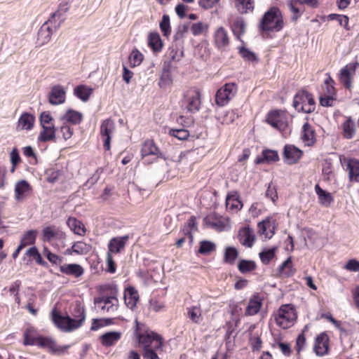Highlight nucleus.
Here are the masks:
<instances>
[{"label": "nucleus", "mask_w": 359, "mask_h": 359, "mask_svg": "<svg viewBox=\"0 0 359 359\" xmlns=\"http://www.w3.org/2000/svg\"><path fill=\"white\" fill-rule=\"evenodd\" d=\"M134 334L139 346L142 348L144 359H160L159 355L163 351V341L159 334L149 330L140 332L137 327Z\"/></svg>", "instance_id": "1"}, {"label": "nucleus", "mask_w": 359, "mask_h": 359, "mask_svg": "<svg viewBox=\"0 0 359 359\" xmlns=\"http://www.w3.org/2000/svg\"><path fill=\"white\" fill-rule=\"evenodd\" d=\"M74 318L68 316H62L55 309L52 311V320L55 325L65 332H72L79 328L86 319L85 310L80 304H76L73 313Z\"/></svg>", "instance_id": "2"}, {"label": "nucleus", "mask_w": 359, "mask_h": 359, "mask_svg": "<svg viewBox=\"0 0 359 359\" xmlns=\"http://www.w3.org/2000/svg\"><path fill=\"white\" fill-rule=\"evenodd\" d=\"M283 20L280 11L276 7H271L263 15L259 25L262 32H279L283 27Z\"/></svg>", "instance_id": "3"}, {"label": "nucleus", "mask_w": 359, "mask_h": 359, "mask_svg": "<svg viewBox=\"0 0 359 359\" xmlns=\"http://www.w3.org/2000/svg\"><path fill=\"white\" fill-rule=\"evenodd\" d=\"M201 105V91L195 88L188 89L184 93L181 100V107L187 113H195L199 111Z\"/></svg>", "instance_id": "4"}, {"label": "nucleus", "mask_w": 359, "mask_h": 359, "mask_svg": "<svg viewBox=\"0 0 359 359\" xmlns=\"http://www.w3.org/2000/svg\"><path fill=\"white\" fill-rule=\"evenodd\" d=\"M297 319L295 309L292 304L282 305L275 315L276 324L283 329H287L293 325Z\"/></svg>", "instance_id": "5"}, {"label": "nucleus", "mask_w": 359, "mask_h": 359, "mask_svg": "<svg viewBox=\"0 0 359 359\" xmlns=\"http://www.w3.org/2000/svg\"><path fill=\"white\" fill-rule=\"evenodd\" d=\"M293 107L298 111L311 113L316 109V103L313 95L306 90L297 93L293 99Z\"/></svg>", "instance_id": "6"}, {"label": "nucleus", "mask_w": 359, "mask_h": 359, "mask_svg": "<svg viewBox=\"0 0 359 359\" xmlns=\"http://www.w3.org/2000/svg\"><path fill=\"white\" fill-rule=\"evenodd\" d=\"M65 238V233L57 226H48L42 230V241L51 244L54 247H64Z\"/></svg>", "instance_id": "7"}, {"label": "nucleus", "mask_w": 359, "mask_h": 359, "mask_svg": "<svg viewBox=\"0 0 359 359\" xmlns=\"http://www.w3.org/2000/svg\"><path fill=\"white\" fill-rule=\"evenodd\" d=\"M238 87L235 83H225L217 91L215 95L216 104L219 107L226 105L235 96Z\"/></svg>", "instance_id": "8"}, {"label": "nucleus", "mask_w": 359, "mask_h": 359, "mask_svg": "<svg viewBox=\"0 0 359 359\" xmlns=\"http://www.w3.org/2000/svg\"><path fill=\"white\" fill-rule=\"evenodd\" d=\"M266 121L272 127L279 130H285L288 125L287 115L281 110L270 111L267 115Z\"/></svg>", "instance_id": "9"}, {"label": "nucleus", "mask_w": 359, "mask_h": 359, "mask_svg": "<svg viewBox=\"0 0 359 359\" xmlns=\"http://www.w3.org/2000/svg\"><path fill=\"white\" fill-rule=\"evenodd\" d=\"M359 65L358 62H351L347 64L340 70L339 74V80L344 87L348 90L352 88V79L355 74L357 67Z\"/></svg>", "instance_id": "10"}, {"label": "nucleus", "mask_w": 359, "mask_h": 359, "mask_svg": "<svg viewBox=\"0 0 359 359\" xmlns=\"http://www.w3.org/2000/svg\"><path fill=\"white\" fill-rule=\"evenodd\" d=\"M115 130V123L111 118L104 120L100 126V135L103 140V147L104 150L110 149V141L111 135Z\"/></svg>", "instance_id": "11"}, {"label": "nucleus", "mask_w": 359, "mask_h": 359, "mask_svg": "<svg viewBox=\"0 0 359 359\" xmlns=\"http://www.w3.org/2000/svg\"><path fill=\"white\" fill-rule=\"evenodd\" d=\"M94 303L102 311L109 313L116 311L118 306V300L115 296L97 297L95 299Z\"/></svg>", "instance_id": "12"}, {"label": "nucleus", "mask_w": 359, "mask_h": 359, "mask_svg": "<svg viewBox=\"0 0 359 359\" xmlns=\"http://www.w3.org/2000/svg\"><path fill=\"white\" fill-rule=\"evenodd\" d=\"M36 346L46 348L52 353L59 355L65 353L71 347V345L58 346L52 338L41 336L39 338Z\"/></svg>", "instance_id": "13"}, {"label": "nucleus", "mask_w": 359, "mask_h": 359, "mask_svg": "<svg viewBox=\"0 0 359 359\" xmlns=\"http://www.w3.org/2000/svg\"><path fill=\"white\" fill-rule=\"evenodd\" d=\"M213 43L219 50H224L230 43L227 30L222 26L217 27L213 33Z\"/></svg>", "instance_id": "14"}, {"label": "nucleus", "mask_w": 359, "mask_h": 359, "mask_svg": "<svg viewBox=\"0 0 359 359\" xmlns=\"http://www.w3.org/2000/svg\"><path fill=\"white\" fill-rule=\"evenodd\" d=\"M303 154V151L293 144H285L283 149L284 161L289 165H292L299 161Z\"/></svg>", "instance_id": "15"}, {"label": "nucleus", "mask_w": 359, "mask_h": 359, "mask_svg": "<svg viewBox=\"0 0 359 359\" xmlns=\"http://www.w3.org/2000/svg\"><path fill=\"white\" fill-rule=\"evenodd\" d=\"M66 99V91L61 85H56L51 88L48 93V102L52 105H58L64 103Z\"/></svg>", "instance_id": "16"}, {"label": "nucleus", "mask_w": 359, "mask_h": 359, "mask_svg": "<svg viewBox=\"0 0 359 359\" xmlns=\"http://www.w3.org/2000/svg\"><path fill=\"white\" fill-rule=\"evenodd\" d=\"M68 10L69 7L67 4L61 5L55 12L51 14V16L46 21L53 27L55 31H56L65 20V13Z\"/></svg>", "instance_id": "17"}, {"label": "nucleus", "mask_w": 359, "mask_h": 359, "mask_svg": "<svg viewBox=\"0 0 359 359\" xmlns=\"http://www.w3.org/2000/svg\"><path fill=\"white\" fill-rule=\"evenodd\" d=\"M129 236H117L112 238L108 243V252L109 254L121 253L125 249L126 245L128 241Z\"/></svg>", "instance_id": "18"}, {"label": "nucleus", "mask_w": 359, "mask_h": 359, "mask_svg": "<svg viewBox=\"0 0 359 359\" xmlns=\"http://www.w3.org/2000/svg\"><path fill=\"white\" fill-rule=\"evenodd\" d=\"M55 32L52 25L46 21L41 26L37 34L36 43L38 46H43L48 43L53 33Z\"/></svg>", "instance_id": "19"}, {"label": "nucleus", "mask_w": 359, "mask_h": 359, "mask_svg": "<svg viewBox=\"0 0 359 359\" xmlns=\"http://www.w3.org/2000/svg\"><path fill=\"white\" fill-rule=\"evenodd\" d=\"M141 154L142 158L147 156H154L155 159L165 158L163 154L159 151L158 148L156 146L153 140H146L141 149Z\"/></svg>", "instance_id": "20"}, {"label": "nucleus", "mask_w": 359, "mask_h": 359, "mask_svg": "<svg viewBox=\"0 0 359 359\" xmlns=\"http://www.w3.org/2000/svg\"><path fill=\"white\" fill-rule=\"evenodd\" d=\"M329 349V337L325 332L317 336L313 351L317 355L323 356L327 353Z\"/></svg>", "instance_id": "21"}, {"label": "nucleus", "mask_w": 359, "mask_h": 359, "mask_svg": "<svg viewBox=\"0 0 359 359\" xmlns=\"http://www.w3.org/2000/svg\"><path fill=\"white\" fill-rule=\"evenodd\" d=\"M238 238L240 243L247 248H251L255 240L254 231L250 227L241 229L238 231Z\"/></svg>", "instance_id": "22"}, {"label": "nucleus", "mask_w": 359, "mask_h": 359, "mask_svg": "<svg viewBox=\"0 0 359 359\" xmlns=\"http://www.w3.org/2000/svg\"><path fill=\"white\" fill-rule=\"evenodd\" d=\"M60 271L67 276L79 278L84 273L83 268L78 264H64L60 266Z\"/></svg>", "instance_id": "23"}, {"label": "nucleus", "mask_w": 359, "mask_h": 359, "mask_svg": "<svg viewBox=\"0 0 359 359\" xmlns=\"http://www.w3.org/2000/svg\"><path fill=\"white\" fill-rule=\"evenodd\" d=\"M32 187L27 181H18L15 185V198L17 201L23 200L30 192Z\"/></svg>", "instance_id": "24"}, {"label": "nucleus", "mask_w": 359, "mask_h": 359, "mask_svg": "<svg viewBox=\"0 0 359 359\" xmlns=\"http://www.w3.org/2000/svg\"><path fill=\"white\" fill-rule=\"evenodd\" d=\"M60 120L69 125H79L83 121V114L78 111L69 109L60 117Z\"/></svg>", "instance_id": "25"}, {"label": "nucleus", "mask_w": 359, "mask_h": 359, "mask_svg": "<svg viewBox=\"0 0 359 359\" xmlns=\"http://www.w3.org/2000/svg\"><path fill=\"white\" fill-rule=\"evenodd\" d=\"M139 293L133 286H129L124 291V301L126 306L130 309L136 307L139 300Z\"/></svg>", "instance_id": "26"}, {"label": "nucleus", "mask_w": 359, "mask_h": 359, "mask_svg": "<svg viewBox=\"0 0 359 359\" xmlns=\"http://www.w3.org/2000/svg\"><path fill=\"white\" fill-rule=\"evenodd\" d=\"M121 332L112 331L108 332L100 337L102 345L104 347H110L114 346L121 338Z\"/></svg>", "instance_id": "27"}, {"label": "nucleus", "mask_w": 359, "mask_h": 359, "mask_svg": "<svg viewBox=\"0 0 359 359\" xmlns=\"http://www.w3.org/2000/svg\"><path fill=\"white\" fill-rule=\"evenodd\" d=\"M301 138L306 146H312L316 142L315 130L307 122L302 126Z\"/></svg>", "instance_id": "28"}, {"label": "nucleus", "mask_w": 359, "mask_h": 359, "mask_svg": "<svg viewBox=\"0 0 359 359\" xmlns=\"http://www.w3.org/2000/svg\"><path fill=\"white\" fill-rule=\"evenodd\" d=\"M226 206L231 210H239L242 208L243 204L239 200V195L237 191H231L228 193L226 198Z\"/></svg>", "instance_id": "29"}, {"label": "nucleus", "mask_w": 359, "mask_h": 359, "mask_svg": "<svg viewBox=\"0 0 359 359\" xmlns=\"http://www.w3.org/2000/svg\"><path fill=\"white\" fill-rule=\"evenodd\" d=\"M27 256L34 259L35 262L38 264L45 266V267L48 266V263L43 259L41 255L39 252V250L36 246H33V247H31L30 248H29L25 254V257H23V261L27 264H28L31 262V259H27V258H26Z\"/></svg>", "instance_id": "30"}, {"label": "nucleus", "mask_w": 359, "mask_h": 359, "mask_svg": "<svg viewBox=\"0 0 359 359\" xmlns=\"http://www.w3.org/2000/svg\"><path fill=\"white\" fill-rule=\"evenodd\" d=\"M279 160V156L276 151L271 149H264L262 152V156H258L255 160V163L261 164L264 163H273Z\"/></svg>", "instance_id": "31"}, {"label": "nucleus", "mask_w": 359, "mask_h": 359, "mask_svg": "<svg viewBox=\"0 0 359 359\" xmlns=\"http://www.w3.org/2000/svg\"><path fill=\"white\" fill-rule=\"evenodd\" d=\"M35 117L27 112L23 113L18 119V128L20 130H30L34 126Z\"/></svg>", "instance_id": "32"}, {"label": "nucleus", "mask_w": 359, "mask_h": 359, "mask_svg": "<svg viewBox=\"0 0 359 359\" xmlns=\"http://www.w3.org/2000/svg\"><path fill=\"white\" fill-rule=\"evenodd\" d=\"M234 6L241 14L252 13L255 8L254 0H235Z\"/></svg>", "instance_id": "33"}, {"label": "nucleus", "mask_w": 359, "mask_h": 359, "mask_svg": "<svg viewBox=\"0 0 359 359\" xmlns=\"http://www.w3.org/2000/svg\"><path fill=\"white\" fill-rule=\"evenodd\" d=\"M262 305V301L259 296H254L248 304L245 314L246 316H254L257 314Z\"/></svg>", "instance_id": "34"}, {"label": "nucleus", "mask_w": 359, "mask_h": 359, "mask_svg": "<svg viewBox=\"0 0 359 359\" xmlns=\"http://www.w3.org/2000/svg\"><path fill=\"white\" fill-rule=\"evenodd\" d=\"M148 45L154 53L161 51L163 43L158 32H151L148 36Z\"/></svg>", "instance_id": "35"}, {"label": "nucleus", "mask_w": 359, "mask_h": 359, "mask_svg": "<svg viewBox=\"0 0 359 359\" xmlns=\"http://www.w3.org/2000/svg\"><path fill=\"white\" fill-rule=\"evenodd\" d=\"M41 127L42 130L38 137L39 141L46 142L53 140L55 138V132L57 129L55 128V125Z\"/></svg>", "instance_id": "36"}, {"label": "nucleus", "mask_w": 359, "mask_h": 359, "mask_svg": "<svg viewBox=\"0 0 359 359\" xmlns=\"http://www.w3.org/2000/svg\"><path fill=\"white\" fill-rule=\"evenodd\" d=\"M197 230V222L196 219L194 216H191L185 224L182 229V233L184 236H187L189 241V243H191L194 240V236L192 234L193 231H196Z\"/></svg>", "instance_id": "37"}, {"label": "nucleus", "mask_w": 359, "mask_h": 359, "mask_svg": "<svg viewBox=\"0 0 359 359\" xmlns=\"http://www.w3.org/2000/svg\"><path fill=\"white\" fill-rule=\"evenodd\" d=\"M347 170L350 180L359 182V161L350 159L347 163Z\"/></svg>", "instance_id": "38"}, {"label": "nucleus", "mask_w": 359, "mask_h": 359, "mask_svg": "<svg viewBox=\"0 0 359 359\" xmlns=\"http://www.w3.org/2000/svg\"><path fill=\"white\" fill-rule=\"evenodd\" d=\"M187 314L189 320L194 323L198 324L202 321V311L199 305L187 307Z\"/></svg>", "instance_id": "39"}, {"label": "nucleus", "mask_w": 359, "mask_h": 359, "mask_svg": "<svg viewBox=\"0 0 359 359\" xmlns=\"http://www.w3.org/2000/svg\"><path fill=\"white\" fill-rule=\"evenodd\" d=\"M315 191L322 205L327 207L333 201L331 194L321 189L319 184L315 186Z\"/></svg>", "instance_id": "40"}, {"label": "nucleus", "mask_w": 359, "mask_h": 359, "mask_svg": "<svg viewBox=\"0 0 359 359\" xmlns=\"http://www.w3.org/2000/svg\"><path fill=\"white\" fill-rule=\"evenodd\" d=\"M278 271L281 276L287 278L294 274L295 269L293 268L291 257H288L280 265Z\"/></svg>", "instance_id": "41"}, {"label": "nucleus", "mask_w": 359, "mask_h": 359, "mask_svg": "<svg viewBox=\"0 0 359 359\" xmlns=\"http://www.w3.org/2000/svg\"><path fill=\"white\" fill-rule=\"evenodd\" d=\"M92 93L93 88L87 87L84 85L78 86L74 89V95L83 102H86L88 100Z\"/></svg>", "instance_id": "42"}, {"label": "nucleus", "mask_w": 359, "mask_h": 359, "mask_svg": "<svg viewBox=\"0 0 359 359\" xmlns=\"http://www.w3.org/2000/svg\"><path fill=\"white\" fill-rule=\"evenodd\" d=\"M67 224L71 230L77 235L82 236L86 232L85 227L81 222L74 217H69L67 221Z\"/></svg>", "instance_id": "43"}, {"label": "nucleus", "mask_w": 359, "mask_h": 359, "mask_svg": "<svg viewBox=\"0 0 359 359\" xmlns=\"http://www.w3.org/2000/svg\"><path fill=\"white\" fill-rule=\"evenodd\" d=\"M37 234L38 231L35 229L26 231L22 236L20 244L25 248L27 245H34L35 243Z\"/></svg>", "instance_id": "44"}, {"label": "nucleus", "mask_w": 359, "mask_h": 359, "mask_svg": "<svg viewBox=\"0 0 359 359\" xmlns=\"http://www.w3.org/2000/svg\"><path fill=\"white\" fill-rule=\"evenodd\" d=\"M184 55L183 50L177 46H172L169 48L167 53V57L169 59V65H171L172 62H178Z\"/></svg>", "instance_id": "45"}, {"label": "nucleus", "mask_w": 359, "mask_h": 359, "mask_svg": "<svg viewBox=\"0 0 359 359\" xmlns=\"http://www.w3.org/2000/svg\"><path fill=\"white\" fill-rule=\"evenodd\" d=\"M209 24L203 22L193 23L190 27L192 34L195 36L206 34L208 32Z\"/></svg>", "instance_id": "46"}, {"label": "nucleus", "mask_w": 359, "mask_h": 359, "mask_svg": "<svg viewBox=\"0 0 359 359\" xmlns=\"http://www.w3.org/2000/svg\"><path fill=\"white\" fill-rule=\"evenodd\" d=\"M40 337L36 336V332L33 328H28L24 333V344L36 346Z\"/></svg>", "instance_id": "47"}, {"label": "nucleus", "mask_w": 359, "mask_h": 359, "mask_svg": "<svg viewBox=\"0 0 359 359\" xmlns=\"http://www.w3.org/2000/svg\"><path fill=\"white\" fill-rule=\"evenodd\" d=\"M326 79L324 81V95L336 96L337 91L334 88L335 81L331 77L330 73L326 74Z\"/></svg>", "instance_id": "48"}, {"label": "nucleus", "mask_w": 359, "mask_h": 359, "mask_svg": "<svg viewBox=\"0 0 359 359\" xmlns=\"http://www.w3.org/2000/svg\"><path fill=\"white\" fill-rule=\"evenodd\" d=\"M256 267V263L252 260L241 259L238 264V271L241 273L251 272L254 271Z\"/></svg>", "instance_id": "49"}, {"label": "nucleus", "mask_w": 359, "mask_h": 359, "mask_svg": "<svg viewBox=\"0 0 359 359\" xmlns=\"http://www.w3.org/2000/svg\"><path fill=\"white\" fill-rule=\"evenodd\" d=\"M287 6L290 12L292 13V20L296 22L303 14L304 8L296 4L292 0L287 2Z\"/></svg>", "instance_id": "50"}, {"label": "nucleus", "mask_w": 359, "mask_h": 359, "mask_svg": "<svg viewBox=\"0 0 359 359\" xmlns=\"http://www.w3.org/2000/svg\"><path fill=\"white\" fill-rule=\"evenodd\" d=\"M343 133L344 136L346 139H351L355 135V123L351 120V118H348L343 124Z\"/></svg>", "instance_id": "51"}, {"label": "nucleus", "mask_w": 359, "mask_h": 359, "mask_svg": "<svg viewBox=\"0 0 359 359\" xmlns=\"http://www.w3.org/2000/svg\"><path fill=\"white\" fill-rule=\"evenodd\" d=\"M245 24L242 18L236 19L232 25V32L238 40L245 32Z\"/></svg>", "instance_id": "52"}, {"label": "nucleus", "mask_w": 359, "mask_h": 359, "mask_svg": "<svg viewBox=\"0 0 359 359\" xmlns=\"http://www.w3.org/2000/svg\"><path fill=\"white\" fill-rule=\"evenodd\" d=\"M276 247L271 248L270 249H264L259 252V256L262 262L266 265L273 259L275 257Z\"/></svg>", "instance_id": "53"}, {"label": "nucleus", "mask_w": 359, "mask_h": 359, "mask_svg": "<svg viewBox=\"0 0 359 359\" xmlns=\"http://www.w3.org/2000/svg\"><path fill=\"white\" fill-rule=\"evenodd\" d=\"M143 58V54L137 48H134L131 51L128 58L130 66L131 67L139 66L142 63Z\"/></svg>", "instance_id": "54"}, {"label": "nucleus", "mask_w": 359, "mask_h": 359, "mask_svg": "<svg viewBox=\"0 0 359 359\" xmlns=\"http://www.w3.org/2000/svg\"><path fill=\"white\" fill-rule=\"evenodd\" d=\"M238 255V250L233 247H227L224 255V262L233 264Z\"/></svg>", "instance_id": "55"}, {"label": "nucleus", "mask_w": 359, "mask_h": 359, "mask_svg": "<svg viewBox=\"0 0 359 359\" xmlns=\"http://www.w3.org/2000/svg\"><path fill=\"white\" fill-rule=\"evenodd\" d=\"M159 27L163 36L168 38L171 34V27L169 15L166 14L163 15L162 19L159 23Z\"/></svg>", "instance_id": "56"}, {"label": "nucleus", "mask_w": 359, "mask_h": 359, "mask_svg": "<svg viewBox=\"0 0 359 359\" xmlns=\"http://www.w3.org/2000/svg\"><path fill=\"white\" fill-rule=\"evenodd\" d=\"M238 53L245 61L252 62L258 61L256 54L244 46L238 48Z\"/></svg>", "instance_id": "57"}, {"label": "nucleus", "mask_w": 359, "mask_h": 359, "mask_svg": "<svg viewBox=\"0 0 359 359\" xmlns=\"http://www.w3.org/2000/svg\"><path fill=\"white\" fill-rule=\"evenodd\" d=\"M330 20H337L341 26H343L346 30H349L348 18L345 15L332 13L327 16Z\"/></svg>", "instance_id": "58"}, {"label": "nucleus", "mask_w": 359, "mask_h": 359, "mask_svg": "<svg viewBox=\"0 0 359 359\" xmlns=\"http://www.w3.org/2000/svg\"><path fill=\"white\" fill-rule=\"evenodd\" d=\"M57 129V130L62 134V137L65 140L70 139L74 134V128L72 127V125L64 122H62V125Z\"/></svg>", "instance_id": "59"}, {"label": "nucleus", "mask_w": 359, "mask_h": 359, "mask_svg": "<svg viewBox=\"0 0 359 359\" xmlns=\"http://www.w3.org/2000/svg\"><path fill=\"white\" fill-rule=\"evenodd\" d=\"M215 248L216 247L214 243L208 241H203L200 243L198 252L202 255H208L215 250Z\"/></svg>", "instance_id": "60"}, {"label": "nucleus", "mask_w": 359, "mask_h": 359, "mask_svg": "<svg viewBox=\"0 0 359 359\" xmlns=\"http://www.w3.org/2000/svg\"><path fill=\"white\" fill-rule=\"evenodd\" d=\"M168 134L180 140H185L189 136V133L186 129H170Z\"/></svg>", "instance_id": "61"}, {"label": "nucleus", "mask_w": 359, "mask_h": 359, "mask_svg": "<svg viewBox=\"0 0 359 359\" xmlns=\"http://www.w3.org/2000/svg\"><path fill=\"white\" fill-rule=\"evenodd\" d=\"M43 253L53 264L61 265L62 263L63 258L51 252L48 248H45Z\"/></svg>", "instance_id": "62"}, {"label": "nucleus", "mask_w": 359, "mask_h": 359, "mask_svg": "<svg viewBox=\"0 0 359 359\" xmlns=\"http://www.w3.org/2000/svg\"><path fill=\"white\" fill-rule=\"evenodd\" d=\"M101 290L103 292H109L110 296H115L116 297L118 289L117 285L114 283L105 284L101 287Z\"/></svg>", "instance_id": "63"}, {"label": "nucleus", "mask_w": 359, "mask_h": 359, "mask_svg": "<svg viewBox=\"0 0 359 359\" xmlns=\"http://www.w3.org/2000/svg\"><path fill=\"white\" fill-rule=\"evenodd\" d=\"M40 123L41 126H51L54 125L53 118L48 111H43L40 115Z\"/></svg>", "instance_id": "64"}]
</instances>
